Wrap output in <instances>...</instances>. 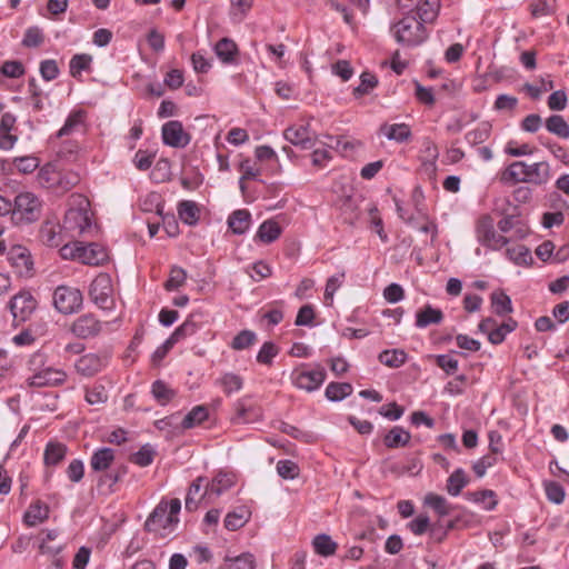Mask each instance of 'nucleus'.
Listing matches in <instances>:
<instances>
[{
    "label": "nucleus",
    "mask_w": 569,
    "mask_h": 569,
    "mask_svg": "<svg viewBox=\"0 0 569 569\" xmlns=\"http://www.w3.org/2000/svg\"><path fill=\"white\" fill-rule=\"evenodd\" d=\"M114 460V450L100 448L93 452L90 459V467L94 471H106Z\"/></svg>",
    "instance_id": "25"
},
{
    "label": "nucleus",
    "mask_w": 569,
    "mask_h": 569,
    "mask_svg": "<svg viewBox=\"0 0 569 569\" xmlns=\"http://www.w3.org/2000/svg\"><path fill=\"white\" fill-rule=\"evenodd\" d=\"M89 201L80 198L77 208H70L63 219V230L69 237L81 236L91 229V218L89 216Z\"/></svg>",
    "instance_id": "6"
},
{
    "label": "nucleus",
    "mask_w": 569,
    "mask_h": 569,
    "mask_svg": "<svg viewBox=\"0 0 569 569\" xmlns=\"http://www.w3.org/2000/svg\"><path fill=\"white\" fill-rule=\"evenodd\" d=\"M407 7H410V4H407ZM411 7L415 8L420 21L432 23L439 14L441 3L440 0H421V2L412 3Z\"/></svg>",
    "instance_id": "18"
},
{
    "label": "nucleus",
    "mask_w": 569,
    "mask_h": 569,
    "mask_svg": "<svg viewBox=\"0 0 569 569\" xmlns=\"http://www.w3.org/2000/svg\"><path fill=\"white\" fill-rule=\"evenodd\" d=\"M423 24L425 23L415 16L403 17L393 27L397 42L408 47L422 43L428 37L427 29Z\"/></svg>",
    "instance_id": "5"
},
{
    "label": "nucleus",
    "mask_w": 569,
    "mask_h": 569,
    "mask_svg": "<svg viewBox=\"0 0 569 569\" xmlns=\"http://www.w3.org/2000/svg\"><path fill=\"white\" fill-rule=\"evenodd\" d=\"M43 42V33L38 27L28 28L22 44L27 48L39 47Z\"/></svg>",
    "instance_id": "61"
},
{
    "label": "nucleus",
    "mask_w": 569,
    "mask_h": 569,
    "mask_svg": "<svg viewBox=\"0 0 569 569\" xmlns=\"http://www.w3.org/2000/svg\"><path fill=\"white\" fill-rule=\"evenodd\" d=\"M410 531L416 536H421L428 530H430L431 536L436 535V529L430 526L429 517L426 515H419L413 520H411L408 525Z\"/></svg>",
    "instance_id": "55"
},
{
    "label": "nucleus",
    "mask_w": 569,
    "mask_h": 569,
    "mask_svg": "<svg viewBox=\"0 0 569 569\" xmlns=\"http://www.w3.org/2000/svg\"><path fill=\"white\" fill-rule=\"evenodd\" d=\"M109 362V355L87 353L81 356L74 363L77 372L83 377H93L99 373Z\"/></svg>",
    "instance_id": "12"
},
{
    "label": "nucleus",
    "mask_w": 569,
    "mask_h": 569,
    "mask_svg": "<svg viewBox=\"0 0 569 569\" xmlns=\"http://www.w3.org/2000/svg\"><path fill=\"white\" fill-rule=\"evenodd\" d=\"M83 297L79 289L58 286L53 291L54 308L62 315H71L80 310Z\"/></svg>",
    "instance_id": "9"
},
{
    "label": "nucleus",
    "mask_w": 569,
    "mask_h": 569,
    "mask_svg": "<svg viewBox=\"0 0 569 569\" xmlns=\"http://www.w3.org/2000/svg\"><path fill=\"white\" fill-rule=\"evenodd\" d=\"M411 440L409 431L400 426H395L383 437V445L389 449L407 447Z\"/></svg>",
    "instance_id": "20"
},
{
    "label": "nucleus",
    "mask_w": 569,
    "mask_h": 569,
    "mask_svg": "<svg viewBox=\"0 0 569 569\" xmlns=\"http://www.w3.org/2000/svg\"><path fill=\"white\" fill-rule=\"evenodd\" d=\"M84 112L81 110L72 111L62 128L58 131V137H64L71 134L77 127H79L83 121Z\"/></svg>",
    "instance_id": "56"
},
{
    "label": "nucleus",
    "mask_w": 569,
    "mask_h": 569,
    "mask_svg": "<svg viewBox=\"0 0 569 569\" xmlns=\"http://www.w3.org/2000/svg\"><path fill=\"white\" fill-rule=\"evenodd\" d=\"M161 134L163 143L172 148H184L191 140L190 134L184 131L182 123L178 120L166 122Z\"/></svg>",
    "instance_id": "11"
},
{
    "label": "nucleus",
    "mask_w": 569,
    "mask_h": 569,
    "mask_svg": "<svg viewBox=\"0 0 569 569\" xmlns=\"http://www.w3.org/2000/svg\"><path fill=\"white\" fill-rule=\"evenodd\" d=\"M220 569H254V558L251 553L226 558Z\"/></svg>",
    "instance_id": "40"
},
{
    "label": "nucleus",
    "mask_w": 569,
    "mask_h": 569,
    "mask_svg": "<svg viewBox=\"0 0 569 569\" xmlns=\"http://www.w3.org/2000/svg\"><path fill=\"white\" fill-rule=\"evenodd\" d=\"M548 132L561 138L569 139V124L560 114H552L545 122Z\"/></svg>",
    "instance_id": "30"
},
{
    "label": "nucleus",
    "mask_w": 569,
    "mask_h": 569,
    "mask_svg": "<svg viewBox=\"0 0 569 569\" xmlns=\"http://www.w3.org/2000/svg\"><path fill=\"white\" fill-rule=\"evenodd\" d=\"M156 451L149 443L143 445L137 452L131 455L130 461L139 467H148L153 462Z\"/></svg>",
    "instance_id": "47"
},
{
    "label": "nucleus",
    "mask_w": 569,
    "mask_h": 569,
    "mask_svg": "<svg viewBox=\"0 0 569 569\" xmlns=\"http://www.w3.org/2000/svg\"><path fill=\"white\" fill-rule=\"evenodd\" d=\"M553 87H555L553 81L551 79H549V77H548V78H541L539 81V84L526 83L523 86V89L528 92V94L532 99H539L543 92L552 90Z\"/></svg>",
    "instance_id": "57"
},
{
    "label": "nucleus",
    "mask_w": 569,
    "mask_h": 569,
    "mask_svg": "<svg viewBox=\"0 0 569 569\" xmlns=\"http://www.w3.org/2000/svg\"><path fill=\"white\" fill-rule=\"evenodd\" d=\"M108 391L104 386L100 383L93 385L91 388L86 389V401L89 405H102L108 401Z\"/></svg>",
    "instance_id": "53"
},
{
    "label": "nucleus",
    "mask_w": 569,
    "mask_h": 569,
    "mask_svg": "<svg viewBox=\"0 0 569 569\" xmlns=\"http://www.w3.org/2000/svg\"><path fill=\"white\" fill-rule=\"evenodd\" d=\"M67 447L60 442H49L46 446L43 459L47 466H57L66 457Z\"/></svg>",
    "instance_id": "31"
},
{
    "label": "nucleus",
    "mask_w": 569,
    "mask_h": 569,
    "mask_svg": "<svg viewBox=\"0 0 569 569\" xmlns=\"http://www.w3.org/2000/svg\"><path fill=\"white\" fill-rule=\"evenodd\" d=\"M491 303L498 316H506L512 312L511 299L502 291H495L491 293Z\"/></svg>",
    "instance_id": "44"
},
{
    "label": "nucleus",
    "mask_w": 569,
    "mask_h": 569,
    "mask_svg": "<svg viewBox=\"0 0 569 569\" xmlns=\"http://www.w3.org/2000/svg\"><path fill=\"white\" fill-rule=\"evenodd\" d=\"M39 236L43 244L47 247L56 248L59 247L67 233L63 230V226L57 220L47 219L39 230Z\"/></svg>",
    "instance_id": "15"
},
{
    "label": "nucleus",
    "mask_w": 569,
    "mask_h": 569,
    "mask_svg": "<svg viewBox=\"0 0 569 569\" xmlns=\"http://www.w3.org/2000/svg\"><path fill=\"white\" fill-rule=\"evenodd\" d=\"M352 390V386L348 382H330L325 395L330 401H340L350 396Z\"/></svg>",
    "instance_id": "39"
},
{
    "label": "nucleus",
    "mask_w": 569,
    "mask_h": 569,
    "mask_svg": "<svg viewBox=\"0 0 569 569\" xmlns=\"http://www.w3.org/2000/svg\"><path fill=\"white\" fill-rule=\"evenodd\" d=\"M518 323L512 318H509L506 322L500 326H496L495 331L490 332V342L493 345L501 343L506 336L512 332L517 328Z\"/></svg>",
    "instance_id": "51"
},
{
    "label": "nucleus",
    "mask_w": 569,
    "mask_h": 569,
    "mask_svg": "<svg viewBox=\"0 0 569 569\" xmlns=\"http://www.w3.org/2000/svg\"><path fill=\"white\" fill-rule=\"evenodd\" d=\"M37 302L30 292L23 291L13 296L9 308L16 321H26L36 309Z\"/></svg>",
    "instance_id": "13"
},
{
    "label": "nucleus",
    "mask_w": 569,
    "mask_h": 569,
    "mask_svg": "<svg viewBox=\"0 0 569 569\" xmlns=\"http://www.w3.org/2000/svg\"><path fill=\"white\" fill-rule=\"evenodd\" d=\"M214 52L221 62L233 63L238 56V47L233 40L222 38L214 46Z\"/></svg>",
    "instance_id": "22"
},
{
    "label": "nucleus",
    "mask_w": 569,
    "mask_h": 569,
    "mask_svg": "<svg viewBox=\"0 0 569 569\" xmlns=\"http://www.w3.org/2000/svg\"><path fill=\"white\" fill-rule=\"evenodd\" d=\"M251 214L246 209L233 211L228 218V226L236 234H243L250 227Z\"/></svg>",
    "instance_id": "24"
},
{
    "label": "nucleus",
    "mask_w": 569,
    "mask_h": 569,
    "mask_svg": "<svg viewBox=\"0 0 569 569\" xmlns=\"http://www.w3.org/2000/svg\"><path fill=\"white\" fill-rule=\"evenodd\" d=\"M379 361L389 368H399L407 360V353L401 349L383 350L378 356Z\"/></svg>",
    "instance_id": "36"
},
{
    "label": "nucleus",
    "mask_w": 569,
    "mask_h": 569,
    "mask_svg": "<svg viewBox=\"0 0 569 569\" xmlns=\"http://www.w3.org/2000/svg\"><path fill=\"white\" fill-rule=\"evenodd\" d=\"M436 363L447 375H453L458 370V360L450 355H438L436 357Z\"/></svg>",
    "instance_id": "64"
},
{
    "label": "nucleus",
    "mask_w": 569,
    "mask_h": 569,
    "mask_svg": "<svg viewBox=\"0 0 569 569\" xmlns=\"http://www.w3.org/2000/svg\"><path fill=\"white\" fill-rule=\"evenodd\" d=\"M127 473V467L121 466L117 470H111L98 479V487L103 488L107 487V493H111L114 491V485L122 479V477Z\"/></svg>",
    "instance_id": "42"
},
{
    "label": "nucleus",
    "mask_w": 569,
    "mask_h": 569,
    "mask_svg": "<svg viewBox=\"0 0 569 569\" xmlns=\"http://www.w3.org/2000/svg\"><path fill=\"white\" fill-rule=\"evenodd\" d=\"M506 256L509 260L519 266H529L532 262L531 252L523 244L507 248Z\"/></svg>",
    "instance_id": "38"
},
{
    "label": "nucleus",
    "mask_w": 569,
    "mask_h": 569,
    "mask_svg": "<svg viewBox=\"0 0 569 569\" xmlns=\"http://www.w3.org/2000/svg\"><path fill=\"white\" fill-rule=\"evenodd\" d=\"M550 164L547 161L535 163L515 161L506 169L502 179L541 186L550 180Z\"/></svg>",
    "instance_id": "3"
},
{
    "label": "nucleus",
    "mask_w": 569,
    "mask_h": 569,
    "mask_svg": "<svg viewBox=\"0 0 569 569\" xmlns=\"http://www.w3.org/2000/svg\"><path fill=\"white\" fill-rule=\"evenodd\" d=\"M283 136L287 141L305 150L313 148L317 141V137H312L305 126L289 127L284 130Z\"/></svg>",
    "instance_id": "17"
},
{
    "label": "nucleus",
    "mask_w": 569,
    "mask_h": 569,
    "mask_svg": "<svg viewBox=\"0 0 569 569\" xmlns=\"http://www.w3.org/2000/svg\"><path fill=\"white\" fill-rule=\"evenodd\" d=\"M203 480H204V478L198 477L190 485L187 497H186V501H184V507H186L187 511H190V512L196 511L198 509L201 500L206 496H209V493L207 492V489L203 492L201 491Z\"/></svg>",
    "instance_id": "21"
},
{
    "label": "nucleus",
    "mask_w": 569,
    "mask_h": 569,
    "mask_svg": "<svg viewBox=\"0 0 569 569\" xmlns=\"http://www.w3.org/2000/svg\"><path fill=\"white\" fill-rule=\"evenodd\" d=\"M466 498L472 502L482 503L486 510H493L498 503L495 491L489 489L467 492Z\"/></svg>",
    "instance_id": "34"
},
{
    "label": "nucleus",
    "mask_w": 569,
    "mask_h": 569,
    "mask_svg": "<svg viewBox=\"0 0 569 569\" xmlns=\"http://www.w3.org/2000/svg\"><path fill=\"white\" fill-rule=\"evenodd\" d=\"M49 509L40 502L30 506L29 510L24 513V521L28 526H37L48 518Z\"/></svg>",
    "instance_id": "41"
},
{
    "label": "nucleus",
    "mask_w": 569,
    "mask_h": 569,
    "mask_svg": "<svg viewBox=\"0 0 569 569\" xmlns=\"http://www.w3.org/2000/svg\"><path fill=\"white\" fill-rule=\"evenodd\" d=\"M197 330H198L197 323L191 318H188L166 340L163 348L164 349L171 348L174 343L179 342L180 340L194 335L197 332Z\"/></svg>",
    "instance_id": "27"
},
{
    "label": "nucleus",
    "mask_w": 569,
    "mask_h": 569,
    "mask_svg": "<svg viewBox=\"0 0 569 569\" xmlns=\"http://www.w3.org/2000/svg\"><path fill=\"white\" fill-rule=\"evenodd\" d=\"M218 382L227 395L239 391L243 386L242 378L232 372L224 373Z\"/></svg>",
    "instance_id": "52"
},
{
    "label": "nucleus",
    "mask_w": 569,
    "mask_h": 569,
    "mask_svg": "<svg viewBox=\"0 0 569 569\" xmlns=\"http://www.w3.org/2000/svg\"><path fill=\"white\" fill-rule=\"evenodd\" d=\"M278 348L272 342H264L257 355V361L262 365H271L272 359L277 356Z\"/></svg>",
    "instance_id": "63"
},
{
    "label": "nucleus",
    "mask_w": 569,
    "mask_h": 569,
    "mask_svg": "<svg viewBox=\"0 0 569 569\" xmlns=\"http://www.w3.org/2000/svg\"><path fill=\"white\" fill-rule=\"evenodd\" d=\"M112 293L111 277L108 273H99L90 284V298L99 308L107 310L113 307Z\"/></svg>",
    "instance_id": "10"
},
{
    "label": "nucleus",
    "mask_w": 569,
    "mask_h": 569,
    "mask_svg": "<svg viewBox=\"0 0 569 569\" xmlns=\"http://www.w3.org/2000/svg\"><path fill=\"white\" fill-rule=\"evenodd\" d=\"M442 319L443 313L440 309L427 305L425 308L417 312L416 327L426 328L430 325H438L442 321Z\"/></svg>",
    "instance_id": "23"
},
{
    "label": "nucleus",
    "mask_w": 569,
    "mask_h": 569,
    "mask_svg": "<svg viewBox=\"0 0 569 569\" xmlns=\"http://www.w3.org/2000/svg\"><path fill=\"white\" fill-rule=\"evenodd\" d=\"M0 71L8 78H20L24 74V67L20 61L9 60L2 63Z\"/></svg>",
    "instance_id": "62"
},
{
    "label": "nucleus",
    "mask_w": 569,
    "mask_h": 569,
    "mask_svg": "<svg viewBox=\"0 0 569 569\" xmlns=\"http://www.w3.org/2000/svg\"><path fill=\"white\" fill-rule=\"evenodd\" d=\"M312 546L316 553L322 557L335 555L338 547L331 537L326 533L317 535L312 540Z\"/></svg>",
    "instance_id": "35"
},
{
    "label": "nucleus",
    "mask_w": 569,
    "mask_h": 569,
    "mask_svg": "<svg viewBox=\"0 0 569 569\" xmlns=\"http://www.w3.org/2000/svg\"><path fill=\"white\" fill-rule=\"evenodd\" d=\"M260 417L259 410L247 406L243 400H238L236 403V415L233 421L236 423H250Z\"/></svg>",
    "instance_id": "33"
},
{
    "label": "nucleus",
    "mask_w": 569,
    "mask_h": 569,
    "mask_svg": "<svg viewBox=\"0 0 569 569\" xmlns=\"http://www.w3.org/2000/svg\"><path fill=\"white\" fill-rule=\"evenodd\" d=\"M378 86V79L370 72H362L360 76V84L353 89L356 98L368 94L372 89Z\"/></svg>",
    "instance_id": "54"
},
{
    "label": "nucleus",
    "mask_w": 569,
    "mask_h": 569,
    "mask_svg": "<svg viewBox=\"0 0 569 569\" xmlns=\"http://www.w3.org/2000/svg\"><path fill=\"white\" fill-rule=\"evenodd\" d=\"M10 260L12 261V264L19 268V271L22 272L23 269L26 271L31 270L32 268V261L30 259V256L27 251V249L22 247H18L11 250L10 252Z\"/></svg>",
    "instance_id": "49"
},
{
    "label": "nucleus",
    "mask_w": 569,
    "mask_h": 569,
    "mask_svg": "<svg viewBox=\"0 0 569 569\" xmlns=\"http://www.w3.org/2000/svg\"><path fill=\"white\" fill-rule=\"evenodd\" d=\"M42 202L32 192H20L12 203L11 221L17 224H28L37 221L41 216Z\"/></svg>",
    "instance_id": "4"
},
{
    "label": "nucleus",
    "mask_w": 569,
    "mask_h": 569,
    "mask_svg": "<svg viewBox=\"0 0 569 569\" xmlns=\"http://www.w3.org/2000/svg\"><path fill=\"white\" fill-rule=\"evenodd\" d=\"M251 517V511L246 506L237 507L234 510L227 513L223 520L226 529L230 531L242 528Z\"/></svg>",
    "instance_id": "19"
},
{
    "label": "nucleus",
    "mask_w": 569,
    "mask_h": 569,
    "mask_svg": "<svg viewBox=\"0 0 569 569\" xmlns=\"http://www.w3.org/2000/svg\"><path fill=\"white\" fill-rule=\"evenodd\" d=\"M92 62V57L87 53L74 54L69 63L70 74L72 77L79 76L82 71L89 70Z\"/></svg>",
    "instance_id": "50"
},
{
    "label": "nucleus",
    "mask_w": 569,
    "mask_h": 569,
    "mask_svg": "<svg viewBox=\"0 0 569 569\" xmlns=\"http://www.w3.org/2000/svg\"><path fill=\"white\" fill-rule=\"evenodd\" d=\"M476 237L480 244L491 250H499L509 242L508 238L496 231L495 221L488 214L481 216L478 219L476 223Z\"/></svg>",
    "instance_id": "8"
},
{
    "label": "nucleus",
    "mask_w": 569,
    "mask_h": 569,
    "mask_svg": "<svg viewBox=\"0 0 569 569\" xmlns=\"http://www.w3.org/2000/svg\"><path fill=\"white\" fill-rule=\"evenodd\" d=\"M256 341V333L251 330L240 331L232 340L231 348L234 350H243L252 346Z\"/></svg>",
    "instance_id": "59"
},
{
    "label": "nucleus",
    "mask_w": 569,
    "mask_h": 569,
    "mask_svg": "<svg viewBox=\"0 0 569 569\" xmlns=\"http://www.w3.org/2000/svg\"><path fill=\"white\" fill-rule=\"evenodd\" d=\"M281 234V227L278 222L272 219L263 221L257 233L256 238L259 239L263 243H271L276 241Z\"/></svg>",
    "instance_id": "28"
},
{
    "label": "nucleus",
    "mask_w": 569,
    "mask_h": 569,
    "mask_svg": "<svg viewBox=\"0 0 569 569\" xmlns=\"http://www.w3.org/2000/svg\"><path fill=\"white\" fill-rule=\"evenodd\" d=\"M187 279V272L180 267H173L170 271L169 279L164 283L168 291H173L180 288Z\"/></svg>",
    "instance_id": "58"
},
{
    "label": "nucleus",
    "mask_w": 569,
    "mask_h": 569,
    "mask_svg": "<svg viewBox=\"0 0 569 569\" xmlns=\"http://www.w3.org/2000/svg\"><path fill=\"white\" fill-rule=\"evenodd\" d=\"M490 134L491 124L489 122H481L475 129L468 131L465 139L470 146H477L487 141Z\"/></svg>",
    "instance_id": "37"
},
{
    "label": "nucleus",
    "mask_w": 569,
    "mask_h": 569,
    "mask_svg": "<svg viewBox=\"0 0 569 569\" xmlns=\"http://www.w3.org/2000/svg\"><path fill=\"white\" fill-rule=\"evenodd\" d=\"M425 505L432 508L441 517L448 516L451 512V507L447 499L432 492L426 495Z\"/></svg>",
    "instance_id": "46"
},
{
    "label": "nucleus",
    "mask_w": 569,
    "mask_h": 569,
    "mask_svg": "<svg viewBox=\"0 0 569 569\" xmlns=\"http://www.w3.org/2000/svg\"><path fill=\"white\" fill-rule=\"evenodd\" d=\"M234 485V476L230 473H218L211 482L207 483V492L209 496H221L224 491Z\"/></svg>",
    "instance_id": "26"
},
{
    "label": "nucleus",
    "mask_w": 569,
    "mask_h": 569,
    "mask_svg": "<svg viewBox=\"0 0 569 569\" xmlns=\"http://www.w3.org/2000/svg\"><path fill=\"white\" fill-rule=\"evenodd\" d=\"M208 418V409L204 406H197L183 418L181 426L184 429L193 428Z\"/></svg>",
    "instance_id": "48"
},
{
    "label": "nucleus",
    "mask_w": 569,
    "mask_h": 569,
    "mask_svg": "<svg viewBox=\"0 0 569 569\" xmlns=\"http://www.w3.org/2000/svg\"><path fill=\"white\" fill-rule=\"evenodd\" d=\"M181 501L178 498L161 500L148 516L144 530L161 539H170L178 528Z\"/></svg>",
    "instance_id": "1"
},
{
    "label": "nucleus",
    "mask_w": 569,
    "mask_h": 569,
    "mask_svg": "<svg viewBox=\"0 0 569 569\" xmlns=\"http://www.w3.org/2000/svg\"><path fill=\"white\" fill-rule=\"evenodd\" d=\"M278 475L283 479H295L299 473L298 465L291 460H280L277 463Z\"/></svg>",
    "instance_id": "60"
},
{
    "label": "nucleus",
    "mask_w": 569,
    "mask_h": 569,
    "mask_svg": "<svg viewBox=\"0 0 569 569\" xmlns=\"http://www.w3.org/2000/svg\"><path fill=\"white\" fill-rule=\"evenodd\" d=\"M380 131L387 137L389 140H395L397 142H405L411 137V131L408 124L406 123H396V124H383L380 128Z\"/></svg>",
    "instance_id": "29"
},
{
    "label": "nucleus",
    "mask_w": 569,
    "mask_h": 569,
    "mask_svg": "<svg viewBox=\"0 0 569 569\" xmlns=\"http://www.w3.org/2000/svg\"><path fill=\"white\" fill-rule=\"evenodd\" d=\"M151 393L154 399L162 406L173 399L176 392L162 380H156L151 386Z\"/></svg>",
    "instance_id": "45"
},
{
    "label": "nucleus",
    "mask_w": 569,
    "mask_h": 569,
    "mask_svg": "<svg viewBox=\"0 0 569 569\" xmlns=\"http://www.w3.org/2000/svg\"><path fill=\"white\" fill-rule=\"evenodd\" d=\"M101 330L102 323L92 313L78 317L71 326V332L80 339L96 337Z\"/></svg>",
    "instance_id": "14"
},
{
    "label": "nucleus",
    "mask_w": 569,
    "mask_h": 569,
    "mask_svg": "<svg viewBox=\"0 0 569 569\" xmlns=\"http://www.w3.org/2000/svg\"><path fill=\"white\" fill-rule=\"evenodd\" d=\"M199 208L193 201L184 200L178 204L179 218L186 224L194 226L199 221Z\"/></svg>",
    "instance_id": "32"
},
{
    "label": "nucleus",
    "mask_w": 569,
    "mask_h": 569,
    "mask_svg": "<svg viewBox=\"0 0 569 569\" xmlns=\"http://www.w3.org/2000/svg\"><path fill=\"white\" fill-rule=\"evenodd\" d=\"M468 478L462 469L453 471L447 480V491L449 495L456 497L467 486Z\"/></svg>",
    "instance_id": "43"
},
{
    "label": "nucleus",
    "mask_w": 569,
    "mask_h": 569,
    "mask_svg": "<svg viewBox=\"0 0 569 569\" xmlns=\"http://www.w3.org/2000/svg\"><path fill=\"white\" fill-rule=\"evenodd\" d=\"M326 379V371L317 365L310 369L307 365H301L291 372L292 383L302 390L312 392L318 390Z\"/></svg>",
    "instance_id": "7"
},
{
    "label": "nucleus",
    "mask_w": 569,
    "mask_h": 569,
    "mask_svg": "<svg viewBox=\"0 0 569 569\" xmlns=\"http://www.w3.org/2000/svg\"><path fill=\"white\" fill-rule=\"evenodd\" d=\"M108 258L107 250L102 246L91 242L88 244L82 243L78 261L88 266H100L108 261Z\"/></svg>",
    "instance_id": "16"
},
{
    "label": "nucleus",
    "mask_w": 569,
    "mask_h": 569,
    "mask_svg": "<svg viewBox=\"0 0 569 569\" xmlns=\"http://www.w3.org/2000/svg\"><path fill=\"white\" fill-rule=\"evenodd\" d=\"M28 369L31 372L27 380L30 387H54L62 385L67 379L63 370L46 365V356L41 352L31 355Z\"/></svg>",
    "instance_id": "2"
}]
</instances>
